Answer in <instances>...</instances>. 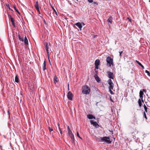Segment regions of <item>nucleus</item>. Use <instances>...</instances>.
I'll use <instances>...</instances> for the list:
<instances>
[{"mask_svg":"<svg viewBox=\"0 0 150 150\" xmlns=\"http://www.w3.org/2000/svg\"><path fill=\"white\" fill-rule=\"evenodd\" d=\"M89 3H92L93 2V0H87Z\"/></svg>","mask_w":150,"mask_h":150,"instance_id":"f704fd0d","label":"nucleus"},{"mask_svg":"<svg viewBox=\"0 0 150 150\" xmlns=\"http://www.w3.org/2000/svg\"><path fill=\"white\" fill-rule=\"evenodd\" d=\"M144 109L145 110V111L146 112H147V107H146V106L145 105H144Z\"/></svg>","mask_w":150,"mask_h":150,"instance_id":"393cba45","label":"nucleus"},{"mask_svg":"<svg viewBox=\"0 0 150 150\" xmlns=\"http://www.w3.org/2000/svg\"><path fill=\"white\" fill-rule=\"evenodd\" d=\"M138 103L139 106V107H141L142 106V104L141 100L140 99H139L138 100Z\"/></svg>","mask_w":150,"mask_h":150,"instance_id":"5701e85b","label":"nucleus"},{"mask_svg":"<svg viewBox=\"0 0 150 150\" xmlns=\"http://www.w3.org/2000/svg\"><path fill=\"white\" fill-rule=\"evenodd\" d=\"M8 115H9V117H10V112H9V111L8 110Z\"/></svg>","mask_w":150,"mask_h":150,"instance_id":"a19ab883","label":"nucleus"},{"mask_svg":"<svg viewBox=\"0 0 150 150\" xmlns=\"http://www.w3.org/2000/svg\"><path fill=\"white\" fill-rule=\"evenodd\" d=\"M54 81L55 84L58 82L57 78L56 76H55L54 78Z\"/></svg>","mask_w":150,"mask_h":150,"instance_id":"a211bd4d","label":"nucleus"},{"mask_svg":"<svg viewBox=\"0 0 150 150\" xmlns=\"http://www.w3.org/2000/svg\"><path fill=\"white\" fill-rule=\"evenodd\" d=\"M93 4H96V2H94L93 3Z\"/></svg>","mask_w":150,"mask_h":150,"instance_id":"a18cd8bd","label":"nucleus"},{"mask_svg":"<svg viewBox=\"0 0 150 150\" xmlns=\"http://www.w3.org/2000/svg\"><path fill=\"white\" fill-rule=\"evenodd\" d=\"M76 136L77 137H78L79 138H80L81 139H82V138L81 137L79 134L78 132H76Z\"/></svg>","mask_w":150,"mask_h":150,"instance_id":"c85d7f7f","label":"nucleus"},{"mask_svg":"<svg viewBox=\"0 0 150 150\" xmlns=\"http://www.w3.org/2000/svg\"><path fill=\"white\" fill-rule=\"evenodd\" d=\"M144 94L143 92L142 91H140L139 92V96L141 98V100L143 102H144V100H143V95Z\"/></svg>","mask_w":150,"mask_h":150,"instance_id":"f8f14e48","label":"nucleus"},{"mask_svg":"<svg viewBox=\"0 0 150 150\" xmlns=\"http://www.w3.org/2000/svg\"><path fill=\"white\" fill-rule=\"evenodd\" d=\"M8 8L9 9V10H10L11 11H13V10L12 9H11V8H10V7H9Z\"/></svg>","mask_w":150,"mask_h":150,"instance_id":"ea45409f","label":"nucleus"},{"mask_svg":"<svg viewBox=\"0 0 150 150\" xmlns=\"http://www.w3.org/2000/svg\"><path fill=\"white\" fill-rule=\"evenodd\" d=\"M108 74V77L111 79H113L114 78L113 74L110 71H108L107 72Z\"/></svg>","mask_w":150,"mask_h":150,"instance_id":"0eeeda50","label":"nucleus"},{"mask_svg":"<svg viewBox=\"0 0 150 150\" xmlns=\"http://www.w3.org/2000/svg\"><path fill=\"white\" fill-rule=\"evenodd\" d=\"M18 37L19 39L21 41H23V38H22L21 37V36L20 35H18Z\"/></svg>","mask_w":150,"mask_h":150,"instance_id":"bb28decb","label":"nucleus"},{"mask_svg":"<svg viewBox=\"0 0 150 150\" xmlns=\"http://www.w3.org/2000/svg\"><path fill=\"white\" fill-rule=\"evenodd\" d=\"M90 91V89L89 87L87 85H85L82 87V93L85 94H87L89 93Z\"/></svg>","mask_w":150,"mask_h":150,"instance_id":"f03ea898","label":"nucleus"},{"mask_svg":"<svg viewBox=\"0 0 150 150\" xmlns=\"http://www.w3.org/2000/svg\"><path fill=\"white\" fill-rule=\"evenodd\" d=\"M6 6H7L8 7H9V4H7L6 5Z\"/></svg>","mask_w":150,"mask_h":150,"instance_id":"c03bdc74","label":"nucleus"},{"mask_svg":"<svg viewBox=\"0 0 150 150\" xmlns=\"http://www.w3.org/2000/svg\"><path fill=\"white\" fill-rule=\"evenodd\" d=\"M15 81L16 83H18L19 82V79L17 75L15 77Z\"/></svg>","mask_w":150,"mask_h":150,"instance_id":"412c9836","label":"nucleus"},{"mask_svg":"<svg viewBox=\"0 0 150 150\" xmlns=\"http://www.w3.org/2000/svg\"><path fill=\"white\" fill-rule=\"evenodd\" d=\"M75 25L80 29V30H81L82 26L80 23L79 22L76 23L75 24Z\"/></svg>","mask_w":150,"mask_h":150,"instance_id":"9d476101","label":"nucleus"},{"mask_svg":"<svg viewBox=\"0 0 150 150\" xmlns=\"http://www.w3.org/2000/svg\"><path fill=\"white\" fill-rule=\"evenodd\" d=\"M100 63V61L99 59L96 60L95 62V65H99Z\"/></svg>","mask_w":150,"mask_h":150,"instance_id":"2eb2a0df","label":"nucleus"},{"mask_svg":"<svg viewBox=\"0 0 150 150\" xmlns=\"http://www.w3.org/2000/svg\"><path fill=\"white\" fill-rule=\"evenodd\" d=\"M110 138L109 137H98L96 138V139L97 140H99L104 143L110 144L111 142V141L109 139Z\"/></svg>","mask_w":150,"mask_h":150,"instance_id":"f257e3e1","label":"nucleus"},{"mask_svg":"<svg viewBox=\"0 0 150 150\" xmlns=\"http://www.w3.org/2000/svg\"><path fill=\"white\" fill-rule=\"evenodd\" d=\"M14 8L16 10V11L19 14H20V13L19 12L18 10L16 8V7L14 6Z\"/></svg>","mask_w":150,"mask_h":150,"instance_id":"7c9ffc66","label":"nucleus"},{"mask_svg":"<svg viewBox=\"0 0 150 150\" xmlns=\"http://www.w3.org/2000/svg\"><path fill=\"white\" fill-rule=\"evenodd\" d=\"M67 97L69 100H72L73 95L71 91H69L68 92L67 95Z\"/></svg>","mask_w":150,"mask_h":150,"instance_id":"423d86ee","label":"nucleus"},{"mask_svg":"<svg viewBox=\"0 0 150 150\" xmlns=\"http://www.w3.org/2000/svg\"><path fill=\"white\" fill-rule=\"evenodd\" d=\"M95 65V68L96 69H98V66L99 65Z\"/></svg>","mask_w":150,"mask_h":150,"instance_id":"c9c22d12","label":"nucleus"},{"mask_svg":"<svg viewBox=\"0 0 150 150\" xmlns=\"http://www.w3.org/2000/svg\"><path fill=\"white\" fill-rule=\"evenodd\" d=\"M11 21L12 22V24L13 25L14 27H15V25L14 21V20H13V18L12 17H11Z\"/></svg>","mask_w":150,"mask_h":150,"instance_id":"4be33fe9","label":"nucleus"},{"mask_svg":"<svg viewBox=\"0 0 150 150\" xmlns=\"http://www.w3.org/2000/svg\"><path fill=\"white\" fill-rule=\"evenodd\" d=\"M87 117L90 119H95V117L93 116L92 115L89 114L87 115Z\"/></svg>","mask_w":150,"mask_h":150,"instance_id":"9b49d317","label":"nucleus"},{"mask_svg":"<svg viewBox=\"0 0 150 150\" xmlns=\"http://www.w3.org/2000/svg\"><path fill=\"white\" fill-rule=\"evenodd\" d=\"M44 45L45 48V49L47 51V55L48 56L49 53V50H50V51L51 50L50 49V43L48 42H46L45 43H44Z\"/></svg>","mask_w":150,"mask_h":150,"instance_id":"20e7f679","label":"nucleus"},{"mask_svg":"<svg viewBox=\"0 0 150 150\" xmlns=\"http://www.w3.org/2000/svg\"><path fill=\"white\" fill-rule=\"evenodd\" d=\"M111 100L112 101H112V100Z\"/></svg>","mask_w":150,"mask_h":150,"instance_id":"de8ad7c7","label":"nucleus"},{"mask_svg":"<svg viewBox=\"0 0 150 150\" xmlns=\"http://www.w3.org/2000/svg\"><path fill=\"white\" fill-rule=\"evenodd\" d=\"M43 66L42 67L44 71H45V70L46 69V62L45 61L44 62L43 64Z\"/></svg>","mask_w":150,"mask_h":150,"instance_id":"6ab92c4d","label":"nucleus"},{"mask_svg":"<svg viewBox=\"0 0 150 150\" xmlns=\"http://www.w3.org/2000/svg\"><path fill=\"white\" fill-rule=\"evenodd\" d=\"M108 83L109 85V88H111V89H113L114 84L112 83V80L110 79H109L108 81Z\"/></svg>","mask_w":150,"mask_h":150,"instance_id":"39448f33","label":"nucleus"},{"mask_svg":"<svg viewBox=\"0 0 150 150\" xmlns=\"http://www.w3.org/2000/svg\"><path fill=\"white\" fill-rule=\"evenodd\" d=\"M48 128H49V131L50 132H51L52 131H53V129H52V128H51L50 127H48Z\"/></svg>","mask_w":150,"mask_h":150,"instance_id":"2f4dec72","label":"nucleus"},{"mask_svg":"<svg viewBox=\"0 0 150 150\" xmlns=\"http://www.w3.org/2000/svg\"><path fill=\"white\" fill-rule=\"evenodd\" d=\"M34 6H35V8L37 10V11L38 12H39L40 13V12L39 9L38 2V1H37L36 2Z\"/></svg>","mask_w":150,"mask_h":150,"instance_id":"6e6552de","label":"nucleus"},{"mask_svg":"<svg viewBox=\"0 0 150 150\" xmlns=\"http://www.w3.org/2000/svg\"><path fill=\"white\" fill-rule=\"evenodd\" d=\"M24 42L25 44V45H27L28 44V40L26 37H25L24 38Z\"/></svg>","mask_w":150,"mask_h":150,"instance_id":"f3484780","label":"nucleus"},{"mask_svg":"<svg viewBox=\"0 0 150 150\" xmlns=\"http://www.w3.org/2000/svg\"><path fill=\"white\" fill-rule=\"evenodd\" d=\"M58 127L60 131V133L61 134H62V132L61 129L60 128L59 124L58 123Z\"/></svg>","mask_w":150,"mask_h":150,"instance_id":"b1692460","label":"nucleus"},{"mask_svg":"<svg viewBox=\"0 0 150 150\" xmlns=\"http://www.w3.org/2000/svg\"><path fill=\"white\" fill-rule=\"evenodd\" d=\"M143 91H144V92H146V89H143L142 90Z\"/></svg>","mask_w":150,"mask_h":150,"instance_id":"58836bf2","label":"nucleus"},{"mask_svg":"<svg viewBox=\"0 0 150 150\" xmlns=\"http://www.w3.org/2000/svg\"><path fill=\"white\" fill-rule=\"evenodd\" d=\"M144 118L146 119H147V117L146 116V113H145V112H144Z\"/></svg>","mask_w":150,"mask_h":150,"instance_id":"72a5a7b5","label":"nucleus"},{"mask_svg":"<svg viewBox=\"0 0 150 150\" xmlns=\"http://www.w3.org/2000/svg\"><path fill=\"white\" fill-rule=\"evenodd\" d=\"M145 73H147V75L149 76H150V73L149 72L147 71V70H146L145 71Z\"/></svg>","mask_w":150,"mask_h":150,"instance_id":"cd10ccee","label":"nucleus"},{"mask_svg":"<svg viewBox=\"0 0 150 150\" xmlns=\"http://www.w3.org/2000/svg\"><path fill=\"white\" fill-rule=\"evenodd\" d=\"M68 134L69 136H71V134H73L72 133V132H71L70 130H69V131H68Z\"/></svg>","mask_w":150,"mask_h":150,"instance_id":"a878e982","label":"nucleus"},{"mask_svg":"<svg viewBox=\"0 0 150 150\" xmlns=\"http://www.w3.org/2000/svg\"><path fill=\"white\" fill-rule=\"evenodd\" d=\"M52 8L54 11L55 12V14L57 15V12L55 10V9H54V8H53V7H52Z\"/></svg>","mask_w":150,"mask_h":150,"instance_id":"473e14b6","label":"nucleus"},{"mask_svg":"<svg viewBox=\"0 0 150 150\" xmlns=\"http://www.w3.org/2000/svg\"><path fill=\"white\" fill-rule=\"evenodd\" d=\"M44 23H46V22H45V20H44Z\"/></svg>","mask_w":150,"mask_h":150,"instance_id":"49530a36","label":"nucleus"},{"mask_svg":"<svg viewBox=\"0 0 150 150\" xmlns=\"http://www.w3.org/2000/svg\"><path fill=\"white\" fill-rule=\"evenodd\" d=\"M94 77L97 81L98 82H99L100 81V79L98 75L97 74H95L94 75Z\"/></svg>","mask_w":150,"mask_h":150,"instance_id":"ddd939ff","label":"nucleus"},{"mask_svg":"<svg viewBox=\"0 0 150 150\" xmlns=\"http://www.w3.org/2000/svg\"><path fill=\"white\" fill-rule=\"evenodd\" d=\"M71 139V141L72 142H74V136L73 134H71V136H69Z\"/></svg>","mask_w":150,"mask_h":150,"instance_id":"dca6fc26","label":"nucleus"},{"mask_svg":"<svg viewBox=\"0 0 150 150\" xmlns=\"http://www.w3.org/2000/svg\"><path fill=\"white\" fill-rule=\"evenodd\" d=\"M91 124H93V125L96 128H98L99 127V125L96 122H94L93 120H91Z\"/></svg>","mask_w":150,"mask_h":150,"instance_id":"1a4fd4ad","label":"nucleus"},{"mask_svg":"<svg viewBox=\"0 0 150 150\" xmlns=\"http://www.w3.org/2000/svg\"><path fill=\"white\" fill-rule=\"evenodd\" d=\"M68 131H69V130H70L69 126H68Z\"/></svg>","mask_w":150,"mask_h":150,"instance_id":"79ce46f5","label":"nucleus"},{"mask_svg":"<svg viewBox=\"0 0 150 150\" xmlns=\"http://www.w3.org/2000/svg\"><path fill=\"white\" fill-rule=\"evenodd\" d=\"M122 51H121V52H119V53H120V56L121 57V54L122 53Z\"/></svg>","mask_w":150,"mask_h":150,"instance_id":"e433bc0d","label":"nucleus"},{"mask_svg":"<svg viewBox=\"0 0 150 150\" xmlns=\"http://www.w3.org/2000/svg\"><path fill=\"white\" fill-rule=\"evenodd\" d=\"M109 91L110 92V93L111 94H114L113 93V91L111 90L112 89H111V88H109Z\"/></svg>","mask_w":150,"mask_h":150,"instance_id":"c756f323","label":"nucleus"},{"mask_svg":"<svg viewBox=\"0 0 150 150\" xmlns=\"http://www.w3.org/2000/svg\"><path fill=\"white\" fill-rule=\"evenodd\" d=\"M81 24L82 25H85V24H84V23H82Z\"/></svg>","mask_w":150,"mask_h":150,"instance_id":"37998d69","label":"nucleus"},{"mask_svg":"<svg viewBox=\"0 0 150 150\" xmlns=\"http://www.w3.org/2000/svg\"><path fill=\"white\" fill-rule=\"evenodd\" d=\"M107 62V65L109 67H111V65L113 64V60L110 57H108L106 59Z\"/></svg>","mask_w":150,"mask_h":150,"instance_id":"7ed1b4c3","label":"nucleus"},{"mask_svg":"<svg viewBox=\"0 0 150 150\" xmlns=\"http://www.w3.org/2000/svg\"><path fill=\"white\" fill-rule=\"evenodd\" d=\"M136 61L137 63V64L142 67V69H144V66L140 62H139L137 60H136Z\"/></svg>","mask_w":150,"mask_h":150,"instance_id":"aec40b11","label":"nucleus"},{"mask_svg":"<svg viewBox=\"0 0 150 150\" xmlns=\"http://www.w3.org/2000/svg\"><path fill=\"white\" fill-rule=\"evenodd\" d=\"M8 16L9 18H10V19H11V17H11V15H8Z\"/></svg>","mask_w":150,"mask_h":150,"instance_id":"4c0bfd02","label":"nucleus"},{"mask_svg":"<svg viewBox=\"0 0 150 150\" xmlns=\"http://www.w3.org/2000/svg\"><path fill=\"white\" fill-rule=\"evenodd\" d=\"M112 18L111 16H110L108 19L107 21L108 23L109 24V23L111 24L112 22Z\"/></svg>","mask_w":150,"mask_h":150,"instance_id":"4468645a","label":"nucleus"}]
</instances>
